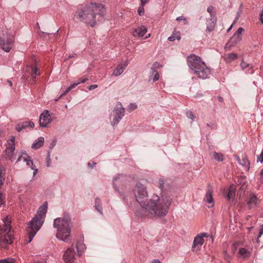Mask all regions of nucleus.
<instances>
[{
	"label": "nucleus",
	"mask_w": 263,
	"mask_h": 263,
	"mask_svg": "<svg viewBox=\"0 0 263 263\" xmlns=\"http://www.w3.org/2000/svg\"><path fill=\"white\" fill-rule=\"evenodd\" d=\"M144 12V6L141 5L138 10V14L140 16L143 15Z\"/></svg>",
	"instance_id": "39"
},
{
	"label": "nucleus",
	"mask_w": 263,
	"mask_h": 263,
	"mask_svg": "<svg viewBox=\"0 0 263 263\" xmlns=\"http://www.w3.org/2000/svg\"><path fill=\"white\" fill-rule=\"evenodd\" d=\"M263 234V224L261 226L260 229H259V234L257 238V240L259 237Z\"/></svg>",
	"instance_id": "48"
},
{
	"label": "nucleus",
	"mask_w": 263,
	"mask_h": 263,
	"mask_svg": "<svg viewBox=\"0 0 263 263\" xmlns=\"http://www.w3.org/2000/svg\"><path fill=\"white\" fill-rule=\"evenodd\" d=\"M83 239H81L80 240L77 242L76 248L77 249V252L79 256L81 255L82 251H83L86 249V246L83 243Z\"/></svg>",
	"instance_id": "24"
},
{
	"label": "nucleus",
	"mask_w": 263,
	"mask_h": 263,
	"mask_svg": "<svg viewBox=\"0 0 263 263\" xmlns=\"http://www.w3.org/2000/svg\"><path fill=\"white\" fill-rule=\"evenodd\" d=\"M147 32V28L143 25L133 29L132 31L133 35L134 36L143 37Z\"/></svg>",
	"instance_id": "18"
},
{
	"label": "nucleus",
	"mask_w": 263,
	"mask_h": 263,
	"mask_svg": "<svg viewBox=\"0 0 263 263\" xmlns=\"http://www.w3.org/2000/svg\"><path fill=\"white\" fill-rule=\"evenodd\" d=\"M261 176L263 178V169L260 172Z\"/></svg>",
	"instance_id": "62"
},
{
	"label": "nucleus",
	"mask_w": 263,
	"mask_h": 263,
	"mask_svg": "<svg viewBox=\"0 0 263 263\" xmlns=\"http://www.w3.org/2000/svg\"><path fill=\"white\" fill-rule=\"evenodd\" d=\"M240 67L242 68V69L244 70L247 68H249L248 71L247 72H248L249 73H253L254 72V70L253 69V66L252 65H250L248 63H247L243 61H242V62L240 63Z\"/></svg>",
	"instance_id": "28"
},
{
	"label": "nucleus",
	"mask_w": 263,
	"mask_h": 263,
	"mask_svg": "<svg viewBox=\"0 0 263 263\" xmlns=\"http://www.w3.org/2000/svg\"><path fill=\"white\" fill-rule=\"evenodd\" d=\"M213 190L211 186L209 185L206 189V193L203 198V201L208 204V208H212L214 205V200L213 196Z\"/></svg>",
	"instance_id": "16"
},
{
	"label": "nucleus",
	"mask_w": 263,
	"mask_h": 263,
	"mask_svg": "<svg viewBox=\"0 0 263 263\" xmlns=\"http://www.w3.org/2000/svg\"><path fill=\"white\" fill-rule=\"evenodd\" d=\"M181 37L180 36L179 33H173L171 36L168 37V40L170 41H174L176 40H180Z\"/></svg>",
	"instance_id": "36"
},
{
	"label": "nucleus",
	"mask_w": 263,
	"mask_h": 263,
	"mask_svg": "<svg viewBox=\"0 0 263 263\" xmlns=\"http://www.w3.org/2000/svg\"><path fill=\"white\" fill-rule=\"evenodd\" d=\"M8 83L10 86H11L12 85V83L10 81H8Z\"/></svg>",
	"instance_id": "63"
},
{
	"label": "nucleus",
	"mask_w": 263,
	"mask_h": 263,
	"mask_svg": "<svg viewBox=\"0 0 263 263\" xmlns=\"http://www.w3.org/2000/svg\"><path fill=\"white\" fill-rule=\"evenodd\" d=\"M21 154L23 157H27V156H29L25 151H22Z\"/></svg>",
	"instance_id": "56"
},
{
	"label": "nucleus",
	"mask_w": 263,
	"mask_h": 263,
	"mask_svg": "<svg viewBox=\"0 0 263 263\" xmlns=\"http://www.w3.org/2000/svg\"><path fill=\"white\" fill-rule=\"evenodd\" d=\"M176 20L177 21L183 20V21H184L185 22L186 21V18L184 16H179V17H177Z\"/></svg>",
	"instance_id": "50"
},
{
	"label": "nucleus",
	"mask_w": 263,
	"mask_h": 263,
	"mask_svg": "<svg viewBox=\"0 0 263 263\" xmlns=\"http://www.w3.org/2000/svg\"><path fill=\"white\" fill-rule=\"evenodd\" d=\"M207 11L210 14V17H217L216 13L215 11V8L212 6H210L207 8Z\"/></svg>",
	"instance_id": "34"
},
{
	"label": "nucleus",
	"mask_w": 263,
	"mask_h": 263,
	"mask_svg": "<svg viewBox=\"0 0 263 263\" xmlns=\"http://www.w3.org/2000/svg\"><path fill=\"white\" fill-rule=\"evenodd\" d=\"M51 114L49 110H45L40 115L39 123L40 126L47 127V125L51 122Z\"/></svg>",
	"instance_id": "15"
},
{
	"label": "nucleus",
	"mask_w": 263,
	"mask_h": 263,
	"mask_svg": "<svg viewBox=\"0 0 263 263\" xmlns=\"http://www.w3.org/2000/svg\"><path fill=\"white\" fill-rule=\"evenodd\" d=\"M28 69L27 70L28 72L30 73L32 77L33 78H35L36 76L40 74V73H37L38 69L35 65H32L31 66H29L28 67Z\"/></svg>",
	"instance_id": "26"
},
{
	"label": "nucleus",
	"mask_w": 263,
	"mask_h": 263,
	"mask_svg": "<svg viewBox=\"0 0 263 263\" xmlns=\"http://www.w3.org/2000/svg\"><path fill=\"white\" fill-rule=\"evenodd\" d=\"M149 0H141V5L144 6V5L148 2Z\"/></svg>",
	"instance_id": "51"
},
{
	"label": "nucleus",
	"mask_w": 263,
	"mask_h": 263,
	"mask_svg": "<svg viewBox=\"0 0 263 263\" xmlns=\"http://www.w3.org/2000/svg\"><path fill=\"white\" fill-rule=\"evenodd\" d=\"M23 157H24L23 156V155H20V156L18 157V158H17V159L16 161V163H18V162H19L20 161H21V160L22 159H23Z\"/></svg>",
	"instance_id": "53"
},
{
	"label": "nucleus",
	"mask_w": 263,
	"mask_h": 263,
	"mask_svg": "<svg viewBox=\"0 0 263 263\" xmlns=\"http://www.w3.org/2000/svg\"><path fill=\"white\" fill-rule=\"evenodd\" d=\"M47 209V202H45L39 208L36 214L28 223V227L26 229V232L29 239L28 241V243L32 241L36 233L43 226L44 222V219L46 216Z\"/></svg>",
	"instance_id": "4"
},
{
	"label": "nucleus",
	"mask_w": 263,
	"mask_h": 263,
	"mask_svg": "<svg viewBox=\"0 0 263 263\" xmlns=\"http://www.w3.org/2000/svg\"><path fill=\"white\" fill-rule=\"evenodd\" d=\"M197 77L202 79H205L210 77L211 69L208 67L205 63H201L199 69L196 70L194 72Z\"/></svg>",
	"instance_id": "13"
},
{
	"label": "nucleus",
	"mask_w": 263,
	"mask_h": 263,
	"mask_svg": "<svg viewBox=\"0 0 263 263\" xmlns=\"http://www.w3.org/2000/svg\"><path fill=\"white\" fill-rule=\"evenodd\" d=\"M239 254L244 258L249 257L250 256V253L244 248L239 249Z\"/></svg>",
	"instance_id": "33"
},
{
	"label": "nucleus",
	"mask_w": 263,
	"mask_h": 263,
	"mask_svg": "<svg viewBox=\"0 0 263 263\" xmlns=\"http://www.w3.org/2000/svg\"><path fill=\"white\" fill-rule=\"evenodd\" d=\"M257 161L260 162V163H262L263 162V150L261 151V152L259 156L257 157Z\"/></svg>",
	"instance_id": "43"
},
{
	"label": "nucleus",
	"mask_w": 263,
	"mask_h": 263,
	"mask_svg": "<svg viewBox=\"0 0 263 263\" xmlns=\"http://www.w3.org/2000/svg\"><path fill=\"white\" fill-rule=\"evenodd\" d=\"M23 160L26 162V165L28 166L31 170L33 171V175L34 176L38 172V169L36 168L35 165L33 164V161L31 157L27 156V157H23Z\"/></svg>",
	"instance_id": "19"
},
{
	"label": "nucleus",
	"mask_w": 263,
	"mask_h": 263,
	"mask_svg": "<svg viewBox=\"0 0 263 263\" xmlns=\"http://www.w3.org/2000/svg\"><path fill=\"white\" fill-rule=\"evenodd\" d=\"M29 122L30 123L29 127H31L32 128L34 126V123L32 122H31V121H29Z\"/></svg>",
	"instance_id": "59"
},
{
	"label": "nucleus",
	"mask_w": 263,
	"mask_h": 263,
	"mask_svg": "<svg viewBox=\"0 0 263 263\" xmlns=\"http://www.w3.org/2000/svg\"><path fill=\"white\" fill-rule=\"evenodd\" d=\"M238 55L234 52L227 54L225 55L224 60L226 63H230L235 60L237 59Z\"/></svg>",
	"instance_id": "25"
},
{
	"label": "nucleus",
	"mask_w": 263,
	"mask_h": 263,
	"mask_svg": "<svg viewBox=\"0 0 263 263\" xmlns=\"http://www.w3.org/2000/svg\"><path fill=\"white\" fill-rule=\"evenodd\" d=\"M224 254L225 256H227L228 255L227 251H224Z\"/></svg>",
	"instance_id": "64"
},
{
	"label": "nucleus",
	"mask_w": 263,
	"mask_h": 263,
	"mask_svg": "<svg viewBox=\"0 0 263 263\" xmlns=\"http://www.w3.org/2000/svg\"><path fill=\"white\" fill-rule=\"evenodd\" d=\"M245 31V29L240 27L231 37L224 46L226 51L230 49L231 47L235 46L242 40L241 34Z\"/></svg>",
	"instance_id": "8"
},
{
	"label": "nucleus",
	"mask_w": 263,
	"mask_h": 263,
	"mask_svg": "<svg viewBox=\"0 0 263 263\" xmlns=\"http://www.w3.org/2000/svg\"><path fill=\"white\" fill-rule=\"evenodd\" d=\"M260 20L261 23L263 24V9L261 13L260 14Z\"/></svg>",
	"instance_id": "55"
},
{
	"label": "nucleus",
	"mask_w": 263,
	"mask_h": 263,
	"mask_svg": "<svg viewBox=\"0 0 263 263\" xmlns=\"http://www.w3.org/2000/svg\"><path fill=\"white\" fill-rule=\"evenodd\" d=\"M239 164L245 167L248 170H249L250 162L246 156H245L241 160Z\"/></svg>",
	"instance_id": "32"
},
{
	"label": "nucleus",
	"mask_w": 263,
	"mask_h": 263,
	"mask_svg": "<svg viewBox=\"0 0 263 263\" xmlns=\"http://www.w3.org/2000/svg\"><path fill=\"white\" fill-rule=\"evenodd\" d=\"M4 204V202L3 201V199H2V195L0 193V206L3 205Z\"/></svg>",
	"instance_id": "52"
},
{
	"label": "nucleus",
	"mask_w": 263,
	"mask_h": 263,
	"mask_svg": "<svg viewBox=\"0 0 263 263\" xmlns=\"http://www.w3.org/2000/svg\"><path fill=\"white\" fill-rule=\"evenodd\" d=\"M217 22V17H210L206 20V32H210L214 30Z\"/></svg>",
	"instance_id": "20"
},
{
	"label": "nucleus",
	"mask_w": 263,
	"mask_h": 263,
	"mask_svg": "<svg viewBox=\"0 0 263 263\" xmlns=\"http://www.w3.org/2000/svg\"><path fill=\"white\" fill-rule=\"evenodd\" d=\"M44 143V139L42 137L38 138L32 144L31 148L33 149H39L42 147Z\"/></svg>",
	"instance_id": "23"
},
{
	"label": "nucleus",
	"mask_w": 263,
	"mask_h": 263,
	"mask_svg": "<svg viewBox=\"0 0 263 263\" xmlns=\"http://www.w3.org/2000/svg\"><path fill=\"white\" fill-rule=\"evenodd\" d=\"M87 78H84V79H81V80H79V81H78L77 82H74L73 83V84H72L71 85H70V86H69L66 90L60 96V97H59L61 98L62 97V96L65 95L67 93H68L69 91H70L71 90V89L72 88H74L75 87H76L77 86H78L79 84H81V83H85V82H86V81L87 80Z\"/></svg>",
	"instance_id": "21"
},
{
	"label": "nucleus",
	"mask_w": 263,
	"mask_h": 263,
	"mask_svg": "<svg viewBox=\"0 0 263 263\" xmlns=\"http://www.w3.org/2000/svg\"><path fill=\"white\" fill-rule=\"evenodd\" d=\"M206 233H201L198 234L194 239L192 250L193 251H197L200 249L204 243V237H207Z\"/></svg>",
	"instance_id": "14"
},
{
	"label": "nucleus",
	"mask_w": 263,
	"mask_h": 263,
	"mask_svg": "<svg viewBox=\"0 0 263 263\" xmlns=\"http://www.w3.org/2000/svg\"><path fill=\"white\" fill-rule=\"evenodd\" d=\"M257 198L255 194H251L249 196V200L247 202L249 209H252L257 205Z\"/></svg>",
	"instance_id": "22"
},
{
	"label": "nucleus",
	"mask_w": 263,
	"mask_h": 263,
	"mask_svg": "<svg viewBox=\"0 0 263 263\" xmlns=\"http://www.w3.org/2000/svg\"><path fill=\"white\" fill-rule=\"evenodd\" d=\"M15 137H12L10 139L7 141L6 148L4 152V157L6 159L10 160L13 161L14 159V151L15 149L14 144Z\"/></svg>",
	"instance_id": "9"
},
{
	"label": "nucleus",
	"mask_w": 263,
	"mask_h": 263,
	"mask_svg": "<svg viewBox=\"0 0 263 263\" xmlns=\"http://www.w3.org/2000/svg\"><path fill=\"white\" fill-rule=\"evenodd\" d=\"M5 168L3 165H0V189L2 187L5 180Z\"/></svg>",
	"instance_id": "31"
},
{
	"label": "nucleus",
	"mask_w": 263,
	"mask_h": 263,
	"mask_svg": "<svg viewBox=\"0 0 263 263\" xmlns=\"http://www.w3.org/2000/svg\"><path fill=\"white\" fill-rule=\"evenodd\" d=\"M75 55H76L75 54H72L71 55H69L68 57V59H71V58H74Z\"/></svg>",
	"instance_id": "60"
},
{
	"label": "nucleus",
	"mask_w": 263,
	"mask_h": 263,
	"mask_svg": "<svg viewBox=\"0 0 263 263\" xmlns=\"http://www.w3.org/2000/svg\"><path fill=\"white\" fill-rule=\"evenodd\" d=\"M96 164V163H92V164H91L90 162H88V166L90 167V168H92L93 167V166H95V165Z\"/></svg>",
	"instance_id": "54"
},
{
	"label": "nucleus",
	"mask_w": 263,
	"mask_h": 263,
	"mask_svg": "<svg viewBox=\"0 0 263 263\" xmlns=\"http://www.w3.org/2000/svg\"><path fill=\"white\" fill-rule=\"evenodd\" d=\"M3 227L0 228V246L6 249L8 245L12 243L13 237L11 231V221L8 217L3 219Z\"/></svg>",
	"instance_id": "5"
},
{
	"label": "nucleus",
	"mask_w": 263,
	"mask_h": 263,
	"mask_svg": "<svg viewBox=\"0 0 263 263\" xmlns=\"http://www.w3.org/2000/svg\"><path fill=\"white\" fill-rule=\"evenodd\" d=\"M1 34L2 33L0 32V48L5 52H9L13 45V37L7 34H3V37H2Z\"/></svg>",
	"instance_id": "7"
},
{
	"label": "nucleus",
	"mask_w": 263,
	"mask_h": 263,
	"mask_svg": "<svg viewBox=\"0 0 263 263\" xmlns=\"http://www.w3.org/2000/svg\"><path fill=\"white\" fill-rule=\"evenodd\" d=\"M124 108L122 106V105L120 102H118L116 104L112 111V120L110 122L111 125L112 126L117 125L124 116Z\"/></svg>",
	"instance_id": "6"
},
{
	"label": "nucleus",
	"mask_w": 263,
	"mask_h": 263,
	"mask_svg": "<svg viewBox=\"0 0 263 263\" xmlns=\"http://www.w3.org/2000/svg\"><path fill=\"white\" fill-rule=\"evenodd\" d=\"M16 130L18 132H20L21 131H22L24 128L22 126V124L20 123V124H17L16 126Z\"/></svg>",
	"instance_id": "44"
},
{
	"label": "nucleus",
	"mask_w": 263,
	"mask_h": 263,
	"mask_svg": "<svg viewBox=\"0 0 263 263\" xmlns=\"http://www.w3.org/2000/svg\"><path fill=\"white\" fill-rule=\"evenodd\" d=\"M137 108V105L135 103H130L128 106V110L132 111Z\"/></svg>",
	"instance_id": "42"
},
{
	"label": "nucleus",
	"mask_w": 263,
	"mask_h": 263,
	"mask_svg": "<svg viewBox=\"0 0 263 263\" xmlns=\"http://www.w3.org/2000/svg\"><path fill=\"white\" fill-rule=\"evenodd\" d=\"M162 67V65L158 62H155L151 68V74L149 79H152L153 82H156L159 79V74L157 69Z\"/></svg>",
	"instance_id": "17"
},
{
	"label": "nucleus",
	"mask_w": 263,
	"mask_h": 263,
	"mask_svg": "<svg viewBox=\"0 0 263 263\" xmlns=\"http://www.w3.org/2000/svg\"><path fill=\"white\" fill-rule=\"evenodd\" d=\"M0 263H16L15 260L12 258H7L0 259Z\"/></svg>",
	"instance_id": "37"
},
{
	"label": "nucleus",
	"mask_w": 263,
	"mask_h": 263,
	"mask_svg": "<svg viewBox=\"0 0 263 263\" xmlns=\"http://www.w3.org/2000/svg\"><path fill=\"white\" fill-rule=\"evenodd\" d=\"M214 158L218 161H222L223 160V155L221 153L214 152Z\"/></svg>",
	"instance_id": "35"
},
{
	"label": "nucleus",
	"mask_w": 263,
	"mask_h": 263,
	"mask_svg": "<svg viewBox=\"0 0 263 263\" xmlns=\"http://www.w3.org/2000/svg\"><path fill=\"white\" fill-rule=\"evenodd\" d=\"M56 142H57V141L55 140H53L50 144V146H49V148L50 149H52L54 147V146L56 144Z\"/></svg>",
	"instance_id": "49"
},
{
	"label": "nucleus",
	"mask_w": 263,
	"mask_h": 263,
	"mask_svg": "<svg viewBox=\"0 0 263 263\" xmlns=\"http://www.w3.org/2000/svg\"><path fill=\"white\" fill-rule=\"evenodd\" d=\"M187 64L190 68L194 71L196 70L199 69L201 63L204 62L201 60V59L199 56L194 54H192L187 58Z\"/></svg>",
	"instance_id": "10"
},
{
	"label": "nucleus",
	"mask_w": 263,
	"mask_h": 263,
	"mask_svg": "<svg viewBox=\"0 0 263 263\" xmlns=\"http://www.w3.org/2000/svg\"><path fill=\"white\" fill-rule=\"evenodd\" d=\"M217 99H218V101H219L220 102H223V100L222 97H221L220 96L218 97Z\"/></svg>",
	"instance_id": "58"
},
{
	"label": "nucleus",
	"mask_w": 263,
	"mask_h": 263,
	"mask_svg": "<svg viewBox=\"0 0 263 263\" xmlns=\"http://www.w3.org/2000/svg\"><path fill=\"white\" fill-rule=\"evenodd\" d=\"M133 193L136 201L141 206L135 212L138 217L142 218H152L155 216L161 218L167 214L172 203L170 197L162 196L159 197L156 195L147 201L148 193L146 188L140 182L137 183L133 189Z\"/></svg>",
	"instance_id": "1"
},
{
	"label": "nucleus",
	"mask_w": 263,
	"mask_h": 263,
	"mask_svg": "<svg viewBox=\"0 0 263 263\" xmlns=\"http://www.w3.org/2000/svg\"><path fill=\"white\" fill-rule=\"evenodd\" d=\"M235 159H236V161H237L239 163H240L241 159L239 158V157L238 156H236L235 157Z\"/></svg>",
	"instance_id": "57"
},
{
	"label": "nucleus",
	"mask_w": 263,
	"mask_h": 263,
	"mask_svg": "<svg viewBox=\"0 0 263 263\" xmlns=\"http://www.w3.org/2000/svg\"><path fill=\"white\" fill-rule=\"evenodd\" d=\"M126 65L123 66V65L120 64L118 66V67L114 70L113 75L116 77L120 75L124 71V70L125 69Z\"/></svg>",
	"instance_id": "29"
},
{
	"label": "nucleus",
	"mask_w": 263,
	"mask_h": 263,
	"mask_svg": "<svg viewBox=\"0 0 263 263\" xmlns=\"http://www.w3.org/2000/svg\"><path fill=\"white\" fill-rule=\"evenodd\" d=\"M159 183L160 188L161 189H162V188L164 187V180L162 179H159Z\"/></svg>",
	"instance_id": "45"
},
{
	"label": "nucleus",
	"mask_w": 263,
	"mask_h": 263,
	"mask_svg": "<svg viewBox=\"0 0 263 263\" xmlns=\"http://www.w3.org/2000/svg\"><path fill=\"white\" fill-rule=\"evenodd\" d=\"M98 85L97 84H93V85H89L88 87V89L89 90H93L94 89H96L98 87Z\"/></svg>",
	"instance_id": "47"
},
{
	"label": "nucleus",
	"mask_w": 263,
	"mask_h": 263,
	"mask_svg": "<svg viewBox=\"0 0 263 263\" xmlns=\"http://www.w3.org/2000/svg\"><path fill=\"white\" fill-rule=\"evenodd\" d=\"M46 161H47V164H46V166L47 167H49L50 164V152H48L47 153V157H46Z\"/></svg>",
	"instance_id": "41"
},
{
	"label": "nucleus",
	"mask_w": 263,
	"mask_h": 263,
	"mask_svg": "<svg viewBox=\"0 0 263 263\" xmlns=\"http://www.w3.org/2000/svg\"><path fill=\"white\" fill-rule=\"evenodd\" d=\"M106 13L104 6L102 4L90 3L78 7L74 14V17L81 22L93 27L97 21L100 22L103 19Z\"/></svg>",
	"instance_id": "2"
},
{
	"label": "nucleus",
	"mask_w": 263,
	"mask_h": 263,
	"mask_svg": "<svg viewBox=\"0 0 263 263\" xmlns=\"http://www.w3.org/2000/svg\"><path fill=\"white\" fill-rule=\"evenodd\" d=\"M235 188L233 185L230 186L228 193L227 195V200L230 201L231 199L233 198L235 196Z\"/></svg>",
	"instance_id": "30"
},
{
	"label": "nucleus",
	"mask_w": 263,
	"mask_h": 263,
	"mask_svg": "<svg viewBox=\"0 0 263 263\" xmlns=\"http://www.w3.org/2000/svg\"><path fill=\"white\" fill-rule=\"evenodd\" d=\"M77 254L72 245L65 251L64 254L63 258L65 263H77L76 256H77Z\"/></svg>",
	"instance_id": "12"
},
{
	"label": "nucleus",
	"mask_w": 263,
	"mask_h": 263,
	"mask_svg": "<svg viewBox=\"0 0 263 263\" xmlns=\"http://www.w3.org/2000/svg\"><path fill=\"white\" fill-rule=\"evenodd\" d=\"M128 181V179L127 176L120 174L116 175L113 179V187L121 196H123V194L119 191L118 186L124 185V184Z\"/></svg>",
	"instance_id": "11"
},
{
	"label": "nucleus",
	"mask_w": 263,
	"mask_h": 263,
	"mask_svg": "<svg viewBox=\"0 0 263 263\" xmlns=\"http://www.w3.org/2000/svg\"><path fill=\"white\" fill-rule=\"evenodd\" d=\"M186 116L189 118L192 119V120H194V119L195 118V115H194V114L192 111H188L186 112Z\"/></svg>",
	"instance_id": "40"
},
{
	"label": "nucleus",
	"mask_w": 263,
	"mask_h": 263,
	"mask_svg": "<svg viewBox=\"0 0 263 263\" xmlns=\"http://www.w3.org/2000/svg\"><path fill=\"white\" fill-rule=\"evenodd\" d=\"M22 124V126L23 127L24 129H25L26 128H27L28 127H29V122H24L22 123H21Z\"/></svg>",
	"instance_id": "46"
},
{
	"label": "nucleus",
	"mask_w": 263,
	"mask_h": 263,
	"mask_svg": "<svg viewBox=\"0 0 263 263\" xmlns=\"http://www.w3.org/2000/svg\"><path fill=\"white\" fill-rule=\"evenodd\" d=\"M233 24H232V25H231V26H230V27L228 29V30H227V32H229V31L231 30V29H232V27H233Z\"/></svg>",
	"instance_id": "61"
},
{
	"label": "nucleus",
	"mask_w": 263,
	"mask_h": 263,
	"mask_svg": "<svg viewBox=\"0 0 263 263\" xmlns=\"http://www.w3.org/2000/svg\"><path fill=\"white\" fill-rule=\"evenodd\" d=\"M46 259L41 258L40 259L39 258H35L32 263H46Z\"/></svg>",
	"instance_id": "38"
},
{
	"label": "nucleus",
	"mask_w": 263,
	"mask_h": 263,
	"mask_svg": "<svg viewBox=\"0 0 263 263\" xmlns=\"http://www.w3.org/2000/svg\"><path fill=\"white\" fill-rule=\"evenodd\" d=\"M53 226L57 229L56 237L64 242H67L71 238V218L67 213H64L63 217L54 220Z\"/></svg>",
	"instance_id": "3"
},
{
	"label": "nucleus",
	"mask_w": 263,
	"mask_h": 263,
	"mask_svg": "<svg viewBox=\"0 0 263 263\" xmlns=\"http://www.w3.org/2000/svg\"><path fill=\"white\" fill-rule=\"evenodd\" d=\"M95 208L101 215H103L101 201V199L98 197H97L95 199Z\"/></svg>",
	"instance_id": "27"
}]
</instances>
